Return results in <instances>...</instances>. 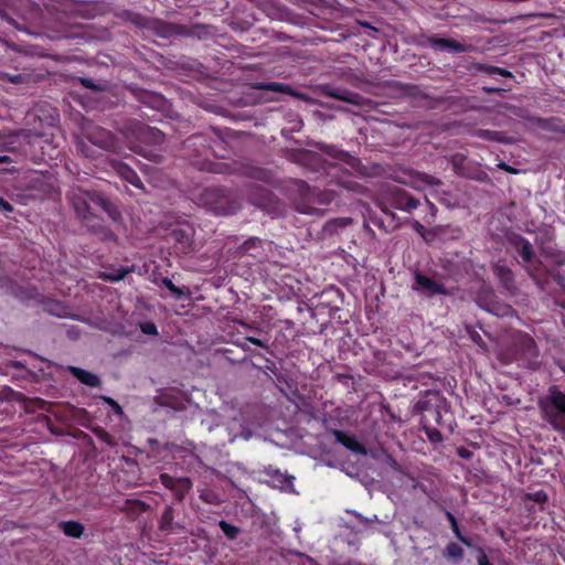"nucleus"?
Wrapping results in <instances>:
<instances>
[{"mask_svg": "<svg viewBox=\"0 0 565 565\" xmlns=\"http://www.w3.org/2000/svg\"><path fill=\"white\" fill-rule=\"evenodd\" d=\"M326 441L330 444L329 452L332 459L329 466L338 467L348 476H351L349 468L344 467V461L350 459L353 454V439L350 435L339 430L330 431L326 435Z\"/></svg>", "mask_w": 565, "mask_h": 565, "instance_id": "nucleus-1", "label": "nucleus"}, {"mask_svg": "<svg viewBox=\"0 0 565 565\" xmlns=\"http://www.w3.org/2000/svg\"><path fill=\"white\" fill-rule=\"evenodd\" d=\"M543 417L554 429L565 433V393L556 387L541 402Z\"/></svg>", "mask_w": 565, "mask_h": 565, "instance_id": "nucleus-2", "label": "nucleus"}, {"mask_svg": "<svg viewBox=\"0 0 565 565\" xmlns=\"http://www.w3.org/2000/svg\"><path fill=\"white\" fill-rule=\"evenodd\" d=\"M70 200L76 213L84 220L88 218V215L94 213L96 210H102L114 217L110 204L106 199L98 194H90L78 190L71 194Z\"/></svg>", "mask_w": 565, "mask_h": 565, "instance_id": "nucleus-3", "label": "nucleus"}, {"mask_svg": "<svg viewBox=\"0 0 565 565\" xmlns=\"http://www.w3.org/2000/svg\"><path fill=\"white\" fill-rule=\"evenodd\" d=\"M445 399L437 391H426L423 397L415 404L414 412L422 414L423 426L430 425L433 422L440 424V407Z\"/></svg>", "mask_w": 565, "mask_h": 565, "instance_id": "nucleus-4", "label": "nucleus"}, {"mask_svg": "<svg viewBox=\"0 0 565 565\" xmlns=\"http://www.w3.org/2000/svg\"><path fill=\"white\" fill-rule=\"evenodd\" d=\"M509 242L520 254L524 269L534 280L537 281V269L542 263L540 260L534 262V250L532 244L516 234L509 236Z\"/></svg>", "mask_w": 565, "mask_h": 565, "instance_id": "nucleus-5", "label": "nucleus"}, {"mask_svg": "<svg viewBox=\"0 0 565 565\" xmlns=\"http://www.w3.org/2000/svg\"><path fill=\"white\" fill-rule=\"evenodd\" d=\"M386 200L396 209L412 211L419 204L418 200L409 195L404 189L392 188L386 192Z\"/></svg>", "mask_w": 565, "mask_h": 565, "instance_id": "nucleus-6", "label": "nucleus"}, {"mask_svg": "<svg viewBox=\"0 0 565 565\" xmlns=\"http://www.w3.org/2000/svg\"><path fill=\"white\" fill-rule=\"evenodd\" d=\"M492 271L498 278L501 287L507 290L510 296L516 295L518 287L514 280V274L508 266L498 262L492 265Z\"/></svg>", "mask_w": 565, "mask_h": 565, "instance_id": "nucleus-7", "label": "nucleus"}, {"mask_svg": "<svg viewBox=\"0 0 565 565\" xmlns=\"http://www.w3.org/2000/svg\"><path fill=\"white\" fill-rule=\"evenodd\" d=\"M414 289L423 292L426 296H433L437 294L447 295V291L441 284L418 271L415 273Z\"/></svg>", "mask_w": 565, "mask_h": 565, "instance_id": "nucleus-8", "label": "nucleus"}, {"mask_svg": "<svg viewBox=\"0 0 565 565\" xmlns=\"http://www.w3.org/2000/svg\"><path fill=\"white\" fill-rule=\"evenodd\" d=\"M428 44H430L434 49L441 50V51H452L457 53L462 52H471L473 51L472 45H465L460 42L452 40V39H441L437 36H430L427 39Z\"/></svg>", "mask_w": 565, "mask_h": 565, "instance_id": "nucleus-9", "label": "nucleus"}, {"mask_svg": "<svg viewBox=\"0 0 565 565\" xmlns=\"http://www.w3.org/2000/svg\"><path fill=\"white\" fill-rule=\"evenodd\" d=\"M88 139L92 143L97 145L103 149L114 150L115 149V138L114 136L103 129L95 128L88 136Z\"/></svg>", "mask_w": 565, "mask_h": 565, "instance_id": "nucleus-10", "label": "nucleus"}, {"mask_svg": "<svg viewBox=\"0 0 565 565\" xmlns=\"http://www.w3.org/2000/svg\"><path fill=\"white\" fill-rule=\"evenodd\" d=\"M160 478L162 483L167 488L174 490L180 498L191 488V481L188 478L174 479L168 475H161Z\"/></svg>", "mask_w": 565, "mask_h": 565, "instance_id": "nucleus-11", "label": "nucleus"}, {"mask_svg": "<svg viewBox=\"0 0 565 565\" xmlns=\"http://www.w3.org/2000/svg\"><path fill=\"white\" fill-rule=\"evenodd\" d=\"M472 135L480 139L499 143H511L513 141L512 138L504 136L503 132L489 129H476L472 131Z\"/></svg>", "mask_w": 565, "mask_h": 565, "instance_id": "nucleus-12", "label": "nucleus"}, {"mask_svg": "<svg viewBox=\"0 0 565 565\" xmlns=\"http://www.w3.org/2000/svg\"><path fill=\"white\" fill-rule=\"evenodd\" d=\"M484 309L498 317H510L514 315L513 308L497 298L487 302Z\"/></svg>", "mask_w": 565, "mask_h": 565, "instance_id": "nucleus-13", "label": "nucleus"}, {"mask_svg": "<svg viewBox=\"0 0 565 565\" xmlns=\"http://www.w3.org/2000/svg\"><path fill=\"white\" fill-rule=\"evenodd\" d=\"M113 169L122 179H125L132 185L140 188V179L138 178L136 172L131 168H129L127 164L121 163V162H115V163H113Z\"/></svg>", "mask_w": 565, "mask_h": 565, "instance_id": "nucleus-14", "label": "nucleus"}, {"mask_svg": "<svg viewBox=\"0 0 565 565\" xmlns=\"http://www.w3.org/2000/svg\"><path fill=\"white\" fill-rule=\"evenodd\" d=\"M70 371L73 373V375L83 384L96 387L99 385L100 381L97 375L87 372L85 370H82L79 367L71 366Z\"/></svg>", "mask_w": 565, "mask_h": 565, "instance_id": "nucleus-15", "label": "nucleus"}, {"mask_svg": "<svg viewBox=\"0 0 565 565\" xmlns=\"http://www.w3.org/2000/svg\"><path fill=\"white\" fill-rule=\"evenodd\" d=\"M534 120L544 130L565 134V126L562 125L561 120H558L556 118H551V119L535 118Z\"/></svg>", "mask_w": 565, "mask_h": 565, "instance_id": "nucleus-16", "label": "nucleus"}, {"mask_svg": "<svg viewBox=\"0 0 565 565\" xmlns=\"http://www.w3.org/2000/svg\"><path fill=\"white\" fill-rule=\"evenodd\" d=\"M60 526L64 534L71 537H81L84 532V526L81 523L74 521L62 522Z\"/></svg>", "mask_w": 565, "mask_h": 565, "instance_id": "nucleus-17", "label": "nucleus"}, {"mask_svg": "<svg viewBox=\"0 0 565 565\" xmlns=\"http://www.w3.org/2000/svg\"><path fill=\"white\" fill-rule=\"evenodd\" d=\"M354 448L355 454H361L364 456L371 455L376 460H384L385 458H387V454L382 448H371L367 450L363 445L359 444L356 440Z\"/></svg>", "mask_w": 565, "mask_h": 565, "instance_id": "nucleus-18", "label": "nucleus"}, {"mask_svg": "<svg viewBox=\"0 0 565 565\" xmlns=\"http://www.w3.org/2000/svg\"><path fill=\"white\" fill-rule=\"evenodd\" d=\"M542 254L546 258L551 259V262L557 266H562L565 264V254L551 246L542 247Z\"/></svg>", "mask_w": 565, "mask_h": 565, "instance_id": "nucleus-19", "label": "nucleus"}, {"mask_svg": "<svg viewBox=\"0 0 565 565\" xmlns=\"http://www.w3.org/2000/svg\"><path fill=\"white\" fill-rule=\"evenodd\" d=\"M477 70L480 72L487 73V74H499L503 77H512L513 76L512 73L508 70H504V68H501L498 66L487 65V64H478Z\"/></svg>", "mask_w": 565, "mask_h": 565, "instance_id": "nucleus-20", "label": "nucleus"}, {"mask_svg": "<svg viewBox=\"0 0 565 565\" xmlns=\"http://www.w3.org/2000/svg\"><path fill=\"white\" fill-rule=\"evenodd\" d=\"M497 297L493 292V290L489 287H483L478 296H477V300H478V303L480 307H482L484 309L488 301L490 300H494Z\"/></svg>", "mask_w": 565, "mask_h": 565, "instance_id": "nucleus-21", "label": "nucleus"}, {"mask_svg": "<svg viewBox=\"0 0 565 565\" xmlns=\"http://www.w3.org/2000/svg\"><path fill=\"white\" fill-rule=\"evenodd\" d=\"M445 554L449 558L460 559L463 555L462 548L456 543H449L446 547Z\"/></svg>", "mask_w": 565, "mask_h": 565, "instance_id": "nucleus-22", "label": "nucleus"}, {"mask_svg": "<svg viewBox=\"0 0 565 565\" xmlns=\"http://www.w3.org/2000/svg\"><path fill=\"white\" fill-rule=\"evenodd\" d=\"M417 180L427 185H441L443 183L440 179L427 173H418Z\"/></svg>", "mask_w": 565, "mask_h": 565, "instance_id": "nucleus-23", "label": "nucleus"}, {"mask_svg": "<svg viewBox=\"0 0 565 565\" xmlns=\"http://www.w3.org/2000/svg\"><path fill=\"white\" fill-rule=\"evenodd\" d=\"M447 516H448V520L450 521L451 523V529L452 531L455 532L456 536L466 545L470 546V543L469 541L463 537L461 534H460V531H459V526H458V523L456 521V518L451 514V513H447Z\"/></svg>", "mask_w": 565, "mask_h": 565, "instance_id": "nucleus-24", "label": "nucleus"}, {"mask_svg": "<svg viewBox=\"0 0 565 565\" xmlns=\"http://www.w3.org/2000/svg\"><path fill=\"white\" fill-rule=\"evenodd\" d=\"M220 527L223 531V533L228 536L230 539H235V536L238 533V529L234 525L228 524L225 521L220 522Z\"/></svg>", "mask_w": 565, "mask_h": 565, "instance_id": "nucleus-25", "label": "nucleus"}, {"mask_svg": "<svg viewBox=\"0 0 565 565\" xmlns=\"http://www.w3.org/2000/svg\"><path fill=\"white\" fill-rule=\"evenodd\" d=\"M466 158L462 156V154H455L452 156L451 158V164L454 167V170L458 173V174H463V162H465Z\"/></svg>", "mask_w": 565, "mask_h": 565, "instance_id": "nucleus-26", "label": "nucleus"}, {"mask_svg": "<svg viewBox=\"0 0 565 565\" xmlns=\"http://www.w3.org/2000/svg\"><path fill=\"white\" fill-rule=\"evenodd\" d=\"M139 328L142 331V333H145L147 335H157L158 334L157 327L151 321H146V322L140 323Z\"/></svg>", "mask_w": 565, "mask_h": 565, "instance_id": "nucleus-27", "label": "nucleus"}, {"mask_svg": "<svg viewBox=\"0 0 565 565\" xmlns=\"http://www.w3.org/2000/svg\"><path fill=\"white\" fill-rule=\"evenodd\" d=\"M424 428L426 429V434L431 443L441 441L443 437L439 430L429 428L428 425L424 426Z\"/></svg>", "mask_w": 565, "mask_h": 565, "instance_id": "nucleus-28", "label": "nucleus"}, {"mask_svg": "<svg viewBox=\"0 0 565 565\" xmlns=\"http://www.w3.org/2000/svg\"><path fill=\"white\" fill-rule=\"evenodd\" d=\"M163 285L177 297H181L184 295V292L179 289L177 286L173 285V282L170 279H163Z\"/></svg>", "mask_w": 565, "mask_h": 565, "instance_id": "nucleus-29", "label": "nucleus"}, {"mask_svg": "<svg viewBox=\"0 0 565 565\" xmlns=\"http://www.w3.org/2000/svg\"><path fill=\"white\" fill-rule=\"evenodd\" d=\"M550 275L553 278V280L556 281L562 288L565 287V279H564L563 275H561L559 273H556V271H552V273H550Z\"/></svg>", "mask_w": 565, "mask_h": 565, "instance_id": "nucleus-30", "label": "nucleus"}, {"mask_svg": "<svg viewBox=\"0 0 565 565\" xmlns=\"http://www.w3.org/2000/svg\"><path fill=\"white\" fill-rule=\"evenodd\" d=\"M478 565H492L483 550L479 551Z\"/></svg>", "mask_w": 565, "mask_h": 565, "instance_id": "nucleus-31", "label": "nucleus"}, {"mask_svg": "<svg viewBox=\"0 0 565 565\" xmlns=\"http://www.w3.org/2000/svg\"><path fill=\"white\" fill-rule=\"evenodd\" d=\"M471 340L477 343L478 345H483V340L481 335L477 331H469Z\"/></svg>", "mask_w": 565, "mask_h": 565, "instance_id": "nucleus-32", "label": "nucleus"}, {"mask_svg": "<svg viewBox=\"0 0 565 565\" xmlns=\"http://www.w3.org/2000/svg\"><path fill=\"white\" fill-rule=\"evenodd\" d=\"M103 399L107 404H109L116 413H118V414L121 413V407L114 399H111L110 397H103Z\"/></svg>", "mask_w": 565, "mask_h": 565, "instance_id": "nucleus-33", "label": "nucleus"}, {"mask_svg": "<svg viewBox=\"0 0 565 565\" xmlns=\"http://www.w3.org/2000/svg\"><path fill=\"white\" fill-rule=\"evenodd\" d=\"M128 273V270L121 271L119 274H109L106 276L109 280L117 281L124 278V276Z\"/></svg>", "mask_w": 565, "mask_h": 565, "instance_id": "nucleus-34", "label": "nucleus"}, {"mask_svg": "<svg viewBox=\"0 0 565 565\" xmlns=\"http://www.w3.org/2000/svg\"><path fill=\"white\" fill-rule=\"evenodd\" d=\"M498 168H499V169H502V170H504V171H507V172H509V173H514V174H515V173H518V172H519V170H516V169H514V168H512V167L508 166V164H507V163H504V162H500V163L498 164Z\"/></svg>", "mask_w": 565, "mask_h": 565, "instance_id": "nucleus-35", "label": "nucleus"}, {"mask_svg": "<svg viewBox=\"0 0 565 565\" xmlns=\"http://www.w3.org/2000/svg\"><path fill=\"white\" fill-rule=\"evenodd\" d=\"M259 243V239L258 238H250L248 239L245 245H244V248L246 250H249L252 247L256 246L257 244Z\"/></svg>", "mask_w": 565, "mask_h": 565, "instance_id": "nucleus-36", "label": "nucleus"}, {"mask_svg": "<svg viewBox=\"0 0 565 565\" xmlns=\"http://www.w3.org/2000/svg\"><path fill=\"white\" fill-rule=\"evenodd\" d=\"M0 209L2 211H6V212H11L12 211V206L8 202L2 200L1 198H0Z\"/></svg>", "mask_w": 565, "mask_h": 565, "instance_id": "nucleus-37", "label": "nucleus"}, {"mask_svg": "<svg viewBox=\"0 0 565 565\" xmlns=\"http://www.w3.org/2000/svg\"><path fill=\"white\" fill-rule=\"evenodd\" d=\"M0 209L2 211H6V212H11L12 211V206L8 202L2 200L1 198H0Z\"/></svg>", "mask_w": 565, "mask_h": 565, "instance_id": "nucleus-38", "label": "nucleus"}, {"mask_svg": "<svg viewBox=\"0 0 565 565\" xmlns=\"http://www.w3.org/2000/svg\"><path fill=\"white\" fill-rule=\"evenodd\" d=\"M406 90H407V93H408L409 95H412V96H416V95H417V92H418V89H417V87H416V86H407V87H406Z\"/></svg>", "mask_w": 565, "mask_h": 565, "instance_id": "nucleus-39", "label": "nucleus"}, {"mask_svg": "<svg viewBox=\"0 0 565 565\" xmlns=\"http://www.w3.org/2000/svg\"><path fill=\"white\" fill-rule=\"evenodd\" d=\"M459 455L463 458H469L471 456V452L467 449H459Z\"/></svg>", "mask_w": 565, "mask_h": 565, "instance_id": "nucleus-40", "label": "nucleus"}, {"mask_svg": "<svg viewBox=\"0 0 565 565\" xmlns=\"http://www.w3.org/2000/svg\"><path fill=\"white\" fill-rule=\"evenodd\" d=\"M483 90L487 93H498V92H501L502 89L494 88V87H483Z\"/></svg>", "mask_w": 565, "mask_h": 565, "instance_id": "nucleus-41", "label": "nucleus"}, {"mask_svg": "<svg viewBox=\"0 0 565 565\" xmlns=\"http://www.w3.org/2000/svg\"><path fill=\"white\" fill-rule=\"evenodd\" d=\"M247 340L254 344L262 345L260 341L255 338H248Z\"/></svg>", "mask_w": 565, "mask_h": 565, "instance_id": "nucleus-42", "label": "nucleus"}, {"mask_svg": "<svg viewBox=\"0 0 565 565\" xmlns=\"http://www.w3.org/2000/svg\"><path fill=\"white\" fill-rule=\"evenodd\" d=\"M475 21H476V22H486V21H487V19H484V18H483V17H481V15H476V17H475Z\"/></svg>", "mask_w": 565, "mask_h": 565, "instance_id": "nucleus-43", "label": "nucleus"}, {"mask_svg": "<svg viewBox=\"0 0 565 565\" xmlns=\"http://www.w3.org/2000/svg\"><path fill=\"white\" fill-rule=\"evenodd\" d=\"M428 204H429V206H430V209H431V210H435V209H436V207H435V205H434L431 202H429V201H428Z\"/></svg>", "mask_w": 565, "mask_h": 565, "instance_id": "nucleus-44", "label": "nucleus"}, {"mask_svg": "<svg viewBox=\"0 0 565 565\" xmlns=\"http://www.w3.org/2000/svg\"><path fill=\"white\" fill-rule=\"evenodd\" d=\"M269 87L273 89H276L278 87V85H270Z\"/></svg>", "mask_w": 565, "mask_h": 565, "instance_id": "nucleus-45", "label": "nucleus"}, {"mask_svg": "<svg viewBox=\"0 0 565 565\" xmlns=\"http://www.w3.org/2000/svg\"><path fill=\"white\" fill-rule=\"evenodd\" d=\"M7 159V157H0V161H6Z\"/></svg>", "mask_w": 565, "mask_h": 565, "instance_id": "nucleus-46", "label": "nucleus"}, {"mask_svg": "<svg viewBox=\"0 0 565 565\" xmlns=\"http://www.w3.org/2000/svg\"><path fill=\"white\" fill-rule=\"evenodd\" d=\"M355 106L360 104V102L355 98L354 100Z\"/></svg>", "mask_w": 565, "mask_h": 565, "instance_id": "nucleus-47", "label": "nucleus"}, {"mask_svg": "<svg viewBox=\"0 0 565 565\" xmlns=\"http://www.w3.org/2000/svg\"><path fill=\"white\" fill-rule=\"evenodd\" d=\"M356 204H358V205H362V206H364V204H363L362 202H358Z\"/></svg>", "mask_w": 565, "mask_h": 565, "instance_id": "nucleus-48", "label": "nucleus"}]
</instances>
